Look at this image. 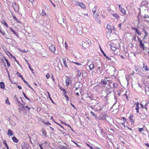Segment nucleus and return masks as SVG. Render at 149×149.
I'll use <instances>...</instances> for the list:
<instances>
[{"label": "nucleus", "instance_id": "f257e3e1", "mask_svg": "<svg viewBox=\"0 0 149 149\" xmlns=\"http://www.w3.org/2000/svg\"><path fill=\"white\" fill-rule=\"evenodd\" d=\"M91 45V40L88 39L86 38L83 41L82 43V46L85 49L88 48Z\"/></svg>", "mask_w": 149, "mask_h": 149}, {"label": "nucleus", "instance_id": "f03ea898", "mask_svg": "<svg viewBox=\"0 0 149 149\" xmlns=\"http://www.w3.org/2000/svg\"><path fill=\"white\" fill-rule=\"evenodd\" d=\"M12 6L13 8L15 11L16 13L19 12V7L17 3L15 2H13L12 3Z\"/></svg>", "mask_w": 149, "mask_h": 149}, {"label": "nucleus", "instance_id": "7ed1b4c3", "mask_svg": "<svg viewBox=\"0 0 149 149\" xmlns=\"http://www.w3.org/2000/svg\"><path fill=\"white\" fill-rule=\"evenodd\" d=\"M66 77H67V79L65 80V85L67 86H68L70 84L72 83V80H71V78L68 76H66Z\"/></svg>", "mask_w": 149, "mask_h": 149}, {"label": "nucleus", "instance_id": "20e7f679", "mask_svg": "<svg viewBox=\"0 0 149 149\" xmlns=\"http://www.w3.org/2000/svg\"><path fill=\"white\" fill-rule=\"evenodd\" d=\"M109 79V78L108 77H105L103 80L102 79L101 81V84H107L108 81H109L108 80Z\"/></svg>", "mask_w": 149, "mask_h": 149}, {"label": "nucleus", "instance_id": "39448f33", "mask_svg": "<svg viewBox=\"0 0 149 149\" xmlns=\"http://www.w3.org/2000/svg\"><path fill=\"white\" fill-rule=\"evenodd\" d=\"M75 4L76 5L80 6L82 8L84 9L85 8L86 6L85 5H84L83 3L82 2H79L77 1L75 3Z\"/></svg>", "mask_w": 149, "mask_h": 149}, {"label": "nucleus", "instance_id": "423d86ee", "mask_svg": "<svg viewBox=\"0 0 149 149\" xmlns=\"http://www.w3.org/2000/svg\"><path fill=\"white\" fill-rule=\"evenodd\" d=\"M49 49L52 52L54 53L56 50L55 46L53 45H51L49 47Z\"/></svg>", "mask_w": 149, "mask_h": 149}, {"label": "nucleus", "instance_id": "0eeeda50", "mask_svg": "<svg viewBox=\"0 0 149 149\" xmlns=\"http://www.w3.org/2000/svg\"><path fill=\"white\" fill-rule=\"evenodd\" d=\"M107 117V116L106 114H104L101 117H98L97 119L99 120H106V118Z\"/></svg>", "mask_w": 149, "mask_h": 149}, {"label": "nucleus", "instance_id": "6e6552de", "mask_svg": "<svg viewBox=\"0 0 149 149\" xmlns=\"http://www.w3.org/2000/svg\"><path fill=\"white\" fill-rule=\"evenodd\" d=\"M143 68H144L145 70L146 71H149V68L147 67V65L146 64H145V63L143 62Z\"/></svg>", "mask_w": 149, "mask_h": 149}, {"label": "nucleus", "instance_id": "1a4fd4ad", "mask_svg": "<svg viewBox=\"0 0 149 149\" xmlns=\"http://www.w3.org/2000/svg\"><path fill=\"white\" fill-rule=\"evenodd\" d=\"M111 26L110 25L108 24L107 25L106 28L108 30V33H111L112 32L111 29L110 28Z\"/></svg>", "mask_w": 149, "mask_h": 149}, {"label": "nucleus", "instance_id": "9d476101", "mask_svg": "<svg viewBox=\"0 0 149 149\" xmlns=\"http://www.w3.org/2000/svg\"><path fill=\"white\" fill-rule=\"evenodd\" d=\"M140 47L143 50L145 49L146 47H144V44L142 43V41L141 40L140 41Z\"/></svg>", "mask_w": 149, "mask_h": 149}, {"label": "nucleus", "instance_id": "9b49d317", "mask_svg": "<svg viewBox=\"0 0 149 149\" xmlns=\"http://www.w3.org/2000/svg\"><path fill=\"white\" fill-rule=\"evenodd\" d=\"M129 119L130 121L133 123H134L135 118L134 116L132 115H130L129 116Z\"/></svg>", "mask_w": 149, "mask_h": 149}, {"label": "nucleus", "instance_id": "f8f14e48", "mask_svg": "<svg viewBox=\"0 0 149 149\" xmlns=\"http://www.w3.org/2000/svg\"><path fill=\"white\" fill-rule=\"evenodd\" d=\"M91 115L93 117L95 118V119L97 120L98 119L97 116V115L95 114L94 113H93L92 111H91L90 112Z\"/></svg>", "mask_w": 149, "mask_h": 149}, {"label": "nucleus", "instance_id": "ddd939ff", "mask_svg": "<svg viewBox=\"0 0 149 149\" xmlns=\"http://www.w3.org/2000/svg\"><path fill=\"white\" fill-rule=\"evenodd\" d=\"M62 91L63 92H65V93L64 94V96L65 97L66 99V100L68 101L69 100V98L66 95V94L67 93L66 91L64 89H62Z\"/></svg>", "mask_w": 149, "mask_h": 149}, {"label": "nucleus", "instance_id": "4468645a", "mask_svg": "<svg viewBox=\"0 0 149 149\" xmlns=\"http://www.w3.org/2000/svg\"><path fill=\"white\" fill-rule=\"evenodd\" d=\"M97 7L96 6H94V8H93L92 11L93 13V15L94 17H96L97 16L96 15H95V13L96 12V9Z\"/></svg>", "mask_w": 149, "mask_h": 149}, {"label": "nucleus", "instance_id": "2eb2a0df", "mask_svg": "<svg viewBox=\"0 0 149 149\" xmlns=\"http://www.w3.org/2000/svg\"><path fill=\"white\" fill-rule=\"evenodd\" d=\"M0 87L1 89H3L5 88V86L3 82L2 81L0 82Z\"/></svg>", "mask_w": 149, "mask_h": 149}, {"label": "nucleus", "instance_id": "dca6fc26", "mask_svg": "<svg viewBox=\"0 0 149 149\" xmlns=\"http://www.w3.org/2000/svg\"><path fill=\"white\" fill-rule=\"evenodd\" d=\"M62 59L63 61V64L65 65V66L67 68H68V66L67 65L66 60L65 58H63Z\"/></svg>", "mask_w": 149, "mask_h": 149}, {"label": "nucleus", "instance_id": "f3484780", "mask_svg": "<svg viewBox=\"0 0 149 149\" xmlns=\"http://www.w3.org/2000/svg\"><path fill=\"white\" fill-rule=\"evenodd\" d=\"M119 8L121 12L123 13L124 14L125 13V10L122 7H120V6H119Z\"/></svg>", "mask_w": 149, "mask_h": 149}, {"label": "nucleus", "instance_id": "a211bd4d", "mask_svg": "<svg viewBox=\"0 0 149 149\" xmlns=\"http://www.w3.org/2000/svg\"><path fill=\"white\" fill-rule=\"evenodd\" d=\"M12 139L13 141L16 143H17L18 142V140L17 139L16 137L14 136L12 138Z\"/></svg>", "mask_w": 149, "mask_h": 149}, {"label": "nucleus", "instance_id": "6ab92c4d", "mask_svg": "<svg viewBox=\"0 0 149 149\" xmlns=\"http://www.w3.org/2000/svg\"><path fill=\"white\" fill-rule=\"evenodd\" d=\"M42 133L43 135H44L45 137H47V133L44 129H43L42 131Z\"/></svg>", "mask_w": 149, "mask_h": 149}, {"label": "nucleus", "instance_id": "aec40b11", "mask_svg": "<svg viewBox=\"0 0 149 149\" xmlns=\"http://www.w3.org/2000/svg\"><path fill=\"white\" fill-rule=\"evenodd\" d=\"M8 134L10 136H12L13 133L12 131L10 130H8Z\"/></svg>", "mask_w": 149, "mask_h": 149}, {"label": "nucleus", "instance_id": "412c9836", "mask_svg": "<svg viewBox=\"0 0 149 149\" xmlns=\"http://www.w3.org/2000/svg\"><path fill=\"white\" fill-rule=\"evenodd\" d=\"M89 67L90 70H92L94 68V65L92 63L89 66Z\"/></svg>", "mask_w": 149, "mask_h": 149}, {"label": "nucleus", "instance_id": "4be33fe9", "mask_svg": "<svg viewBox=\"0 0 149 149\" xmlns=\"http://www.w3.org/2000/svg\"><path fill=\"white\" fill-rule=\"evenodd\" d=\"M113 17H115L116 19H119L120 17L116 13L111 14Z\"/></svg>", "mask_w": 149, "mask_h": 149}, {"label": "nucleus", "instance_id": "5701e85b", "mask_svg": "<svg viewBox=\"0 0 149 149\" xmlns=\"http://www.w3.org/2000/svg\"><path fill=\"white\" fill-rule=\"evenodd\" d=\"M12 31L13 33V34H14L18 38H19V36L18 34L17 33V32L16 31H15V30H12Z\"/></svg>", "mask_w": 149, "mask_h": 149}, {"label": "nucleus", "instance_id": "b1692460", "mask_svg": "<svg viewBox=\"0 0 149 149\" xmlns=\"http://www.w3.org/2000/svg\"><path fill=\"white\" fill-rule=\"evenodd\" d=\"M4 59L6 61V62L8 67H9L10 66V63L5 58H4Z\"/></svg>", "mask_w": 149, "mask_h": 149}, {"label": "nucleus", "instance_id": "393cba45", "mask_svg": "<svg viewBox=\"0 0 149 149\" xmlns=\"http://www.w3.org/2000/svg\"><path fill=\"white\" fill-rule=\"evenodd\" d=\"M16 74L17 75V76L18 77H21L22 78H23V77H22V75L18 72H17Z\"/></svg>", "mask_w": 149, "mask_h": 149}, {"label": "nucleus", "instance_id": "a878e982", "mask_svg": "<svg viewBox=\"0 0 149 149\" xmlns=\"http://www.w3.org/2000/svg\"><path fill=\"white\" fill-rule=\"evenodd\" d=\"M2 23L4 24V25L7 27H8V25L7 23L5 21V20H4L2 21Z\"/></svg>", "mask_w": 149, "mask_h": 149}, {"label": "nucleus", "instance_id": "bb28decb", "mask_svg": "<svg viewBox=\"0 0 149 149\" xmlns=\"http://www.w3.org/2000/svg\"><path fill=\"white\" fill-rule=\"evenodd\" d=\"M143 30L145 34V37H146L148 35V33H147V31L146 30V29H143Z\"/></svg>", "mask_w": 149, "mask_h": 149}, {"label": "nucleus", "instance_id": "cd10ccee", "mask_svg": "<svg viewBox=\"0 0 149 149\" xmlns=\"http://www.w3.org/2000/svg\"><path fill=\"white\" fill-rule=\"evenodd\" d=\"M146 2V1H142L141 3V7H142L144 6L145 5V3Z\"/></svg>", "mask_w": 149, "mask_h": 149}, {"label": "nucleus", "instance_id": "c85d7f7f", "mask_svg": "<svg viewBox=\"0 0 149 149\" xmlns=\"http://www.w3.org/2000/svg\"><path fill=\"white\" fill-rule=\"evenodd\" d=\"M135 32L137 33L139 35H141V33L139 31V30L137 29H136V30L135 31Z\"/></svg>", "mask_w": 149, "mask_h": 149}, {"label": "nucleus", "instance_id": "c756f323", "mask_svg": "<svg viewBox=\"0 0 149 149\" xmlns=\"http://www.w3.org/2000/svg\"><path fill=\"white\" fill-rule=\"evenodd\" d=\"M22 93H23V94L24 96V97H25L26 98L27 100H28L29 101H30V99L28 97L25 95L23 91L22 92Z\"/></svg>", "mask_w": 149, "mask_h": 149}, {"label": "nucleus", "instance_id": "7c9ffc66", "mask_svg": "<svg viewBox=\"0 0 149 149\" xmlns=\"http://www.w3.org/2000/svg\"><path fill=\"white\" fill-rule=\"evenodd\" d=\"M139 103L138 102L136 103V110H138L139 109Z\"/></svg>", "mask_w": 149, "mask_h": 149}, {"label": "nucleus", "instance_id": "2f4dec72", "mask_svg": "<svg viewBox=\"0 0 149 149\" xmlns=\"http://www.w3.org/2000/svg\"><path fill=\"white\" fill-rule=\"evenodd\" d=\"M111 50L113 51H115L116 49V48L113 46H111Z\"/></svg>", "mask_w": 149, "mask_h": 149}, {"label": "nucleus", "instance_id": "473e14b6", "mask_svg": "<svg viewBox=\"0 0 149 149\" xmlns=\"http://www.w3.org/2000/svg\"><path fill=\"white\" fill-rule=\"evenodd\" d=\"M13 17L15 20H16L18 22H20L19 20H18L17 17L14 15H13Z\"/></svg>", "mask_w": 149, "mask_h": 149}, {"label": "nucleus", "instance_id": "72a5a7b5", "mask_svg": "<svg viewBox=\"0 0 149 149\" xmlns=\"http://www.w3.org/2000/svg\"><path fill=\"white\" fill-rule=\"evenodd\" d=\"M114 100H115V102L113 104V105H115V104H116V102H117V97L115 95H114Z\"/></svg>", "mask_w": 149, "mask_h": 149}, {"label": "nucleus", "instance_id": "f704fd0d", "mask_svg": "<svg viewBox=\"0 0 149 149\" xmlns=\"http://www.w3.org/2000/svg\"><path fill=\"white\" fill-rule=\"evenodd\" d=\"M100 50L102 52V54H103V55H104V56L105 57H106L107 55L105 54V53L101 49L100 47Z\"/></svg>", "mask_w": 149, "mask_h": 149}, {"label": "nucleus", "instance_id": "c9c22d12", "mask_svg": "<svg viewBox=\"0 0 149 149\" xmlns=\"http://www.w3.org/2000/svg\"><path fill=\"white\" fill-rule=\"evenodd\" d=\"M71 141H72V142H73L74 143H75L76 145V146L77 147H78L79 148H81V146L80 145L78 144L77 143H76L74 141L72 140H71Z\"/></svg>", "mask_w": 149, "mask_h": 149}, {"label": "nucleus", "instance_id": "e433bc0d", "mask_svg": "<svg viewBox=\"0 0 149 149\" xmlns=\"http://www.w3.org/2000/svg\"><path fill=\"white\" fill-rule=\"evenodd\" d=\"M118 84L116 83H114L113 84V86L114 88H115L117 87L118 86Z\"/></svg>", "mask_w": 149, "mask_h": 149}, {"label": "nucleus", "instance_id": "4c0bfd02", "mask_svg": "<svg viewBox=\"0 0 149 149\" xmlns=\"http://www.w3.org/2000/svg\"><path fill=\"white\" fill-rule=\"evenodd\" d=\"M72 63H75L77 65H81V64L80 63H77V62H74V61H72Z\"/></svg>", "mask_w": 149, "mask_h": 149}, {"label": "nucleus", "instance_id": "58836bf2", "mask_svg": "<svg viewBox=\"0 0 149 149\" xmlns=\"http://www.w3.org/2000/svg\"><path fill=\"white\" fill-rule=\"evenodd\" d=\"M77 72L78 73L77 76L79 77H80L81 73L79 70Z\"/></svg>", "mask_w": 149, "mask_h": 149}, {"label": "nucleus", "instance_id": "ea45409f", "mask_svg": "<svg viewBox=\"0 0 149 149\" xmlns=\"http://www.w3.org/2000/svg\"><path fill=\"white\" fill-rule=\"evenodd\" d=\"M3 143L5 145L6 147H8L5 141H3Z\"/></svg>", "mask_w": 149, "mask_h": 149}, {"label": "nucleus", "instance_id": "a19ab883", "mask_svg": "<svg viewBox=\"0 0 149 149\" xmlns=\"http://www.w3.org/2000/svg\"><path fill=\"white\" fill-rule=\"evenodd\" d=\"M44 123L45 124H46V125H51V123L49 122H43V123Z\"/></svg>", "mask_w": 149, "mask_h": 149}, {"label": "nucleus", "instance_id": "79ce46f5", "mask_svg": "<svg viewBox=\"0 0 149 149\" xmlns=\"http://www.w3.org/2000/svg\"><path fill=\"white\" fill-rule=\"evenodd\" d=\"M143 17L145 18H149V16L148 15H146V14H145Z\"/></svg>", "mask_w": 149, "mask_h": 149}, {"label": "nucleus", "instance_id": "37998d69", "mask_svg": "<svg viewBox=\"0 0 149 149\" xmlns=\"http://www.w3.org/2000/svg\"><path fill=\"white\" fill-rule=\"evenodd\" d=\"M28 51L26 50H21L20 52H22V53H26V52H27Z\"/></svg>", "mask_w": 149, "mask_h": 149}, {"label": "nucleus", "instance_id": "c03bdc74", "mask_svg": "<svg viewBox=\"0 0 149 149\" xmlns=\"http://www.w3.org/2000/svg\"><path fill=\"white\" fill-rule=\"evenodd\" d=\"M145 50H146L147 52L149 53V49H148L147 47H146Z\"/></svg>", "mask_w": 149, "mask_h": 149}, {"label": "nucleus", "instance_id": "a18cd8bd", "mask_svg": "<svg viewBox=\"0 0 149 149\" xmlns=\"http://www.w3.org/2000/svg\"><path fill=\"white\" fill-rule=\"evenodd\" d=\"M139 131L140 132H143L144 131V129L143 128H139Z\"/></svg>", "mask_w": 149, "mask_h": 149}, {"label": "nucleus", "instance_id": "49530a36", "mask_svg": "<svg viewBox=\"0 0 149 149\" xmlns=\"http://www.w3.org/2000/svg\"><path fill=\"white\" fill-rule=\"evenodd\" d=\"M46 77H47V79H49V77H50L49 74V73H47V74L46 75Z\"/></svg>", "mask_w": 149, "mask_h": 149}, {"label": "nucleus", "instance_id": "de8ad7c7", "mask_svg": "<svg viewBox=\"0 0 149 149\" xmlns=\"http://www.w3.org/2000/svg\"><path fill=\"white\" fill-rule=\"evenodd\" d=\"M6 104H10V103L9 102L8 100H6Z\"/></svg>", "mask_w": 149, "mask_h": 149}, {"label": "nucleus", "instance_id": "09e8293b", "mask_svg": "<svg viewBox=\"0 0 149 149\" xmlns=\"http://www.w3.org/2000/svg\"><path fill=\"white\" fill-rule=\"evenodd\" d=\"M0 33L3 35H5V33L4 31H2L1 29L0 30Z\"/></svg>", "mask_w": 149, "mask_h": 149}, {"label": "nucleus", "instance_id": "8fccbe9b", "mask_svg": "<svg viewBox=\"0 0 149 149\" xmlns=\"http://www.w3.org/2000/svg\"><path fill=\"white\" fill-rule=\"evenodd\" d=\"M46 14V13L44 11H42V12L41 13V15H42L43 16L44 15H45Z\"/></svg>", "mask_w": 149, "mask_h": 149}, {"label": "nucleus", "instance_id": "3c124183", "mask_svg": "<svg viewBox=\"0 0 149 149\" xmlns=\"http://www.w3.org/2000/svg\"><path fill=\"white\" fill-rule=\"evenodd\" d=\"M146 117V115H143V116H142V118L143 119L145 118Z\"/></svg>", "mask_w": 149, "mask_h": 149}, {"label": "nucleus", "instance_id": "603ef678", "mask_svg": "<svg viewBox=\"0 0 149 149\" xmlns=\"http://www.w3.org/2000/svg\"><path fill=\"white\" fill-rule=\"evenodd\" d=\"M105 57L108 60L110 61L111 59V58L107 56Z\"/></svg>", "mask_w": 149, "mask_h": 149}, {"label": "nucleus", "instance_id": "864d4df0", "mask_svg": "<svg viewBox=\"0 0 149 149\" xmlns=\"http://www.w3.org/2000/svg\"><path fill=\"white\" fill-rule=\"evenodd\" d=\"M26 84V86H28V87L31 88V89L32 90L33 89V88L31 87L30 86L29 84L28 83H27V84Z\"/></svg>", "mask_w": 149, "mask_h": 149}, {"label": "nucleus", "instance_id": "5fc2aeb1", "mask_svg": "<svg viewBox=\"0 0 149 149\" xmlns=\"http://www.w3.org/2000/svg\"><path fill=\"white\" fill-rule=\"evenodd\" d=\"M22 79L23 81L24 82V83H25L26 84H27V83H27V81H26L24 79V78H23V77L22 78Z\"/></svg>", "mask_w": 149, "mask_h": 149}, {"label": "nucleus", "instance_id": "6e6d98bb", "mask_svg": "<svg viewBox=\"0 0 149 149\" xmlns=\"http://www.w3.org/2000/svg\"><path fill=\"white\" fill-rule=\"evenodd\" d=\"M28 65H29V69H30V70H31L32 71H33V70L31 68V67L30 66V64L29 63H28Z\"/></svg>", "mask_w": 149, "mask_h": 149}, {"label": "nucleus", "instance_id": "4d7b16f0", "mask_svg": "<svg viewBox=\"0 0 149 149\" xmlns=\"http://www.w3.org/2000/svg\"><path fill=\"white\" fill-rule=\"evenodd\" d=\"M74 69H75V71L76 72H77L79 70L77 69V68L76 67H75V66L74 67Z\"/></svg>", "mask_w": 149, "mask_h": 149}, {"label": "nucleus", "instance_id": "13d9d810", "mask_svg": "<svg viewBox=\"0 0 149 149\" xmlns=\"http://www.w3.org/2000/svg\"><path fill=\"white\" fill-rule=\"evenodd\" d=\"M61 123L62 124L65 125H67L66 123L63 121H61Z\"/></svg>", "mask_w": 149, "mask_h": 149}, {"label": "nucleus", "instance_id": "bf43d9fd", "mask_svg": "<svg viewBox=\"0 0 149 149\" xmlns=\"http://www.w3.org/2000/svg\"><path fill=\"white\" fill-rule=\"evenodd\" d=\"M88 97L89 98H90V99L91 100H93V97H91V96H90V95H88Z\"/></svg>", "mask_w": 149, "mask_h": 149}, {"label": "nucleus", "instance_id": "052dcab7", "mask_svg": "<svg viewBox=\"0 0 149 149\" xmlns=\"http://www.w3.org/2000/svg\"><path fill=\"white\" fill-rule=\"evenodd\" d=\"M68 45L67 44V43L65 42V48L66 49H67V48H68Z\"/></svg>", "mask_w": 149, "mask_h": 149}, {"label": "nucleus", "instance_id": "680f3d73", "mask_svg": "<svg viewBox=\"0 0 149 149\" xmlns=\"http://www.w3.org/2000/svg\"><path fill=\"white\" fill-rule=\"evenodd\" d=\"M121 23L119 24L118 25V27L120 28V29H121Z\"/></svg>", "mask_w": 149, "mask_h": 149}, {"label": "nucleus", "instance_id": "e2e57ef3", "mask_svg": "<svg viewBox=\"0 0 149 149\" xmlns=\"http://www.w3.org/2000/svg\"><path fill=\"white\" fill-rule=\"evenodd\" d=\"M24 107H25L28 109V110H29L30 109V108L28 107L27 106H25Z\"/></svg>", "mask_w": 149, "mask_h": 149}, {"label": "nucleus", "instance_id": "0e129e2a", "mask_svg": "<svg viewBox=\"0 0 149 149\" xmlns=\"http://www.w3.org/2000/svg\"><path fill=\"white\" fill-rule=\"evenodd\" d=\"M70 104L73 107L74 109H76L75 107L73 104L72 103H71Z\"/></svg>", "mask_w": 149, "mask_h": 149}, {"label": "nucleus", "instance_id": "69168bd1", "mask_svg": "<svg viewBox=\"0 0 149 149\" xmlns=\"http://www.w3.org/2000/svg\"><path fill=\"white\" fill-rule=\"evenodd\" d=\"M132 30H134L135 31L136 30V29H137L135 27H132Z\"/></svg>", "mask_w": 149, "mask_h": 149}, {"label": "nucleus", "instance_id": "338daca9", "mask_svg": "<svg viewBox=\"0 0 149 149\" xmlns=\"http://www.w3.org/2000/svg\"><path fill=\"white\" fill-rule=\"evenodd\" d=\"M39 145L40 149H43L42 147L41 146V145L39 144Z\"/></svg>", "mask_w": 149, "mask_h": 149}, {"label": "nucleus", "instance_id": "774afa93", "mask_svg": "<svg viewBox=\"0 0 149 149\" xmlns=\"http://www.w3.org/2000/svg\"><path fill=\"white\" fill-rule=\"evenodd\" d=\"M145 145L147 147H149V145L148 143H146Z\"/></svg>", "mask_w": 149, "mask_h": 149}]
</instances>
